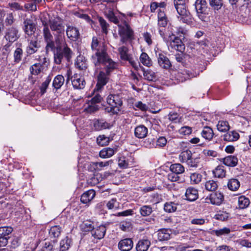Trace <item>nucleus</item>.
<instances>
[{
	"label": "nucleus",
	"mask_w": 251,
	"mask_h": 251,
	"mask_svg": "<svg viewBox=\"0 0 251 251\" xmlns=\"http://www.w3.org/2000/svg\"><path fill=\"white\" fill-rule=\"evenodd\" d=\"M91 49L95 53L92 56L93 63H98L99 60L106 55V48L103 43L99 42L97 37H93L91 45Z\"/></svg>",
	"instance_id": "1"
},
{
	"label": "nucleus",
	"mask_w": 251,
	"mask_h": 251,
	"mask_svg": "<svg viewBox=\"0 0 251 251\" xmlns=\"http://www.w3.org/2000/svg\"><path fill=\"white\" fill-rule=\"evenodd\" d=\"M107 102L109 106L105 110L108 113L117 114L122 109L123 100L119 95H109L107 98Z\"/></svg>",
	"instance_id": "2"
},
{
	"label": "nucleus",
	"mask_w": 251,
	"mask_h": 251,
	"mask_svg": "<svg viewBox=\"0 0 251 251\" xmlns=\"http://www.w3.org/2000/svg\"><path fill=\"white\" fill-rule=\"evenodd\" d=\"M73 52L71 49L64 43L62 47H58L54 53V61L55 64H60L65 59L69 61Z\"/></svg>",
	"instance_id": "3"
},
{
	"label": "nucleus",
	"mask_w": 251,
	"mask_h": 251,
	"mask_svg": "<svg viewBox=\"0 0 251 251\" xmlns=\"http://www.w3.org/2000/svg\"><path fill=\"white\" fill-rule=\"evenodd\" d=\"M119 28L121 43L125 44L134 40V31L128 24L126 23L123 25L119 26Z\"/></svg>",
	"instance_id": "4"
},
{
	"label": "nucleus",
	"mask_w": 251,
	"mask_h": 251,
	"mask_svg": "<svg viewBox=\"0 0 251 251\" xmlns=\"http://www.w3.org/2000/svg\"><path fill=\"white\" fill-rule=\"evenodd\" d=\"M165 42L169 49L171 48L181 52L185 50L184 45L178 37L169 35Z\"/></svg>",
	"instance_id": "5"
},
{
	"label": "nucleus",
	"mask_w": 251,
	"mask_h": 251,
	"mask_svg": "<svg viewBox=\"0 0 251 251\" xmlns=\"http://www.w3.org/2000/svg\"><path fill=\"white\" fill-rule=\"evenodd\" d=\"M99 61L98 63H94L95 66L98 68L100 65H102L107 74H110L117 68L116 63L110 58L107 54Z\"/></svg>",
	"instance_id": "6"
},
{
	"label": "nucleus",
	"mask_w": 251,
	"mask_h": 251,
	"mask_svg": "<svg viewBox=\"0 0 251 251\" xmlns=\"http://www.w3.org/2000/svg\"><path fill=\"white\" fill-rule=\"evenodd\" d=\"M128 49L126 46H121L118 48L120 58L124 60L128 61L131 65L135 69L138 68L139 63L135 61L131 55L128 53Z\"/></svg>",
	"instance_id": "7"
},
{
	"label": "nucleus",
	"mask_w": 251,
	"mask_h": 251,
	"mask_svg": "<svg viewBox=\"0 0 251 251\" xmlns=\"http://www.w3.org/2000/svg\"><path fill=\"white\" fill-rule=\"evenodd\" d=\"M195 9L197 15L202 21H206L208 18L206 11L207 9V3L205 0H196L195 2Z\"/></svg>",
	"instance_id": "8"
},
{
	"label": "nucleus",
	"mask_w": 251,
	"mask_h": 251,
	"mask_svg": "<svg viewBox=\"0 0 251 251\" xmlns=\"http://www.w3.org/2000/svg\"><path fill=\"white\" fill-rule=\"evenodd\" d=\"M20 37L18 29L14 26L7 28L5 31L4 39L10 43H14Z\"/></svg>",
	"instance_id": "9"
},
{
	"label": "nucleus",
	"mask_w": 251,
	"mask_h": 251,
	"mask_svg": "<svg viewBox=\"0 0 251 251\" xmlns=\"http://www.w3.org/2000/svg\"><path fill=\"white\" fill-rule=\"evenodd\" d=\"M175 7L179 15V16H178L179 21L184 23H187L190 18V13L186 9V4L177 5Z\"/></svg>",
	"instance_id": "10"
},
{
	"label": "nucleus",
	"mask_w": 251,
	"mask_h": 251,
	"mask_svg": "<svg viewBox=\"0 0 251 251\" xmlns=\"http://www.w3.org/2000/svg\"><path fill=\"white\" fill-rule=\"evenodd\" d=\"M72 85L74 88L77 89H83L85 85L84 78L79 75L75 74L71 77Z\"/></svg>",
	"instance_id": "11"
},
{
	"label": "nucleus",
	"mask_w": 251,
	"mask_h": 251,
	"mask_svg": "<svg viewBox=\"0 0 251 251\" xmlns=\"http://www.w3.org/2000/svg\"><path fill=\"white\" fill-rule=\"evenodd\" d=\"M133 246V242L130 238L121 240L118 243V249L121 251H129Z\"/></svg>",
	"instance_id": "12"
},
{
	"label": "nucleus",
	"mask_w": 251,
	"mask_h": 251,
	"mask_svg": "<svg viewBox=\"0 0 251 251\" xmlns=\"http://www.w3.org/2000/svg\"><path fill=\"white\" fill-rule=\"evenodd\" d=\"M66 34L68 38L73 41H76L80 35L79 31L76 27L69 25L67 27Z\"/></svg>",
	"instance_id": "13"
},
{
	"label": "nucleus",
	"mask_w": 251,
	"mask_h": 251,
	"mask_svg": "<svg viewBox=\"0 0 251 251\" xmlns=\"http://www.w3.org/2000/svg\"><path fill=\"white\" fill-rule=\"evenodd\" d=\"M110 74H107L106 72L100 71L98 76V82L96 85L97 90H100L108 82L109 79L108 76Z\"/></svg>",
	"instance_id": "14"
},
{
	"label": "nucleus",
	"mask_w": 251,
	"mask_h": 251,
	"mask_svg": "<svg viewBox=\"0 0 251 251\" xmlns=\"http://www.w3.org/2000/svg\"><path fill=\"white\" fill-rule=\"evenodd\" d=\"M50 26L52 31L56 32L57 34L63 33L64 32V26L58 20L53 19L50 20Z\"/></svg>",
	"instance_id": "15"
},
{
	"label": "nucleus",
	"mask_w": 251,
	"mask_h": 251,
	"mask_svg": "<svg viewBox=\"0 0 251 251\" xmlns=\"http://www.w3.org/2000/svg\"><path fill=\"white\" fill-rule=\"evenodd\" d=\"M157 237L159 241H167L171 238L173 231L170 228H162L158 230Z\"/></svg>",
	"instance_id": "16"
},
{
	"label": "nucleus",
	"mask_w": 251,
	"mask_h": 251,
	"mask_svg": "<svg viewBox=\"0 0 251 251\" xmlns=\"http://www.w3.org/2000/svg\"><path fill=\"white\" fill-rule=\"evenodd\" d=\"M24 30L25 33L28 35H31L34 33L35 25L31 20L26 19L24 20Z\"/></svg>",
	"instance_id": "17"
},
{
	"label": "nucleus",
	"mask_w": 251,
	"mask_h": 251,
	"mask_svg": "<svg viewBox=\"0 0 251 251\" xmlns=\"http://www.w3.org/2000/svg\"><path fill=\"white\" fill-rule=\"evenodd\" d=\"M209 200L212 204L219 205L224 201V196L221 193L217 192L210 194Z\"/></svg>",
	"instance_id": "18"
},
{
	"label": "nucleus",
	"mask_w": 251,
	"mask_h": 251,
	"mask_svg": "<svg viewBox=\"0 0 251 251\" xmlns=\"http://www.w3.org/2000/svg\"><path fill=\"white\" fill-rule=\"evenodd\" d=\"M151 246V241L147 239L140 240L136 245L137 251H147Z\"/></svg>",
	"instance_id": "19"
},
{
	"label": "nucleus",
	"mask_w": 251,
	"mask_h": 251,
	"mask_svg": "<svg viewBox=\"0 0 251 251\" xmlns=\"http://www.w3.org/2000/svg\"><path fill=\"white\" fill-rule=\"evenodd\" d=\"M105 232V226L103 225H100L93 229L92 234L94 238L98 239H101L104 236Z\"/></svg>",
	"instance_id": "20"
},
{
	"label": "nucleus",
	"mask_w": 251,
	"mask_h": 251,
	"mask_svg": "<svg viewBox=\"0 0 251 251\" xmlns=\"http://www.w3.org/2000/svg\"><path fill=\"white\" fill-rule=\"evenodd\" d=\"M116 152V148H105L100 151L99 156L102 158H107L112 156Z\"/></svg>",
	"instance_id": "21"
},
{
	"label": "nucleus",
	"mask_w": 251,
	"mask_h": 251,
	"mask_svg": "<svg viewBox=\"0 0 251 251\" xmlns=\"http://www.w3.org/2000/svg\"><path fill=\"white\" fill-rule=\"evenodd\" d=\"M95 195V191L94 190H89L81 195L80 201L82 203L87 204L94 199Z\"/></svg>",
	"instance_id": "22"
},
{
	"label": "nucleus",
	"mask_w": 251,
	"mask_h": 251,
	"mask_svg": "<svg viewBox=\"0 0 251 251\" xmlns=\"http://www.w3.org/2000/svg\"><path fill=\"white\" fill-rule=\"evenodd\" d=\"M158 62L159 66L162 68L169 69L171 67V63L169 59L162 53H159Z\"/></svg>",
	"instance_id": "23"
},
{
	"label": "nucleus",
	"mask_w": 251,
	"mask_h": 251,
	"mask_svg": "<svg viewBox=\"0 0 251 251\" xmlns=\"http://www.w3.org/2000/svg\"><path fill=\"white\" fill-rule=\"evenodd\" d=\"M185 196L186 200L189 201H194L198 198V191L193 187H189L186 189Z\"/></svg>",
	"instance_id": "24"
},
{
	"label": "nucleus",
	"mask_w": 251,
	"mask_h": 251,
	"mask_svg": "<svg viewBox=\"0 0 251 251\" xmlns=\"http://www.w3.org/2000/svg\"><path fill=\"white\" fill-rule=\"evenodd\" d=\"M40 48V45L37 40H30L26 47V53L31 55L37 51Z\"/></svg>",
	"instance_id": "25"
},
{
	"label": "nucleus",
	"mask_w": 251,
	"mask_h": 251,
	"mask_svg": "<svg viewBox=\"0 0 251 251\" xmlns=\"http://www.w3.org/2000/svg\"><path fill=\"white\" fill-rule=\"evenodd\" d=\"M110 124L106 122L104 120H97L94 122V126L96 130H101L111 127Z\"/></svg>",
	"instance_id": "26"
},
{
	"label": "nucleus",
	"mask_w": 251,
	"mask_h": 251,
	"mask_svg": "<svg viewBox=\"0 0 251 251\" xmlns=\"http://www.w3.org/2000/svg\"><path fill=\"white\" fill-rule=\"evenodd\" d=\"M148 128L143 125L137 126L134 130V134L138 138H143L146 137L148 134Z\"/></svg>",
	"instance_id": "27"
},
{
	"label": "nucleus",
	"mask_w": 251,
	"mask_h": 251,
	"mask_svg": "<svg viewBox=\"0 0 251 251\" xmlns=\"http://www.w3.org/2000/svg\"><path fill=\"white\" fill-rule=\"evenodd\" d=\"M171 35L173 36L181 37L186 34L187 30L181 26H172L171 28Z\"/></svg>",
	"instance_id": "28"
},
{
	"label": "nucleus",
	"mask_w": 251,
	"mask_h": 251,
	"mask_svg": "<svg viewBox=\"0 0 251 251\" xmlns=\"http://www.w3.org/2000/svg\"><path fill=\"white\" fill-rule=\"evenodd\" d=\"M239 134L235 131H232L225 134L223 136V140L225 141L234 142L239 139Z\"/></svg>",
	"instance_id": "29"
},
{
	"label": "nucleus",
	"mask_w": 251,
	"mask_h": 251,
	"mask_svg": "<svg viewBox=\"0 0 251 251\" xmlns=\"http://www.w3.org/2000/svg\"><path fill=\"white\" fill-rule=\"evenodd\" d=\"M223 163L229 167H235L238 163V158L233 155H229L223 158Z\"/></svg>",
	"instance_id": "30"
},
{
	"label": "nucleus",
	"mask_w": 251,
	"mask_h": 251,
	"mask_svg": "<svg viewBox=\"0 0 251 251\" xmlns=\"http://www.w3.org/2000/svg\"><path fill=\"white\" fill-rule=\"evenodd\" d=\"M72 243L71 239L68 236L62 239L60 242L59 251H66L69 250Z\"/></svg>",
	"instance_id": "31"
},
{
	"label": "nucleus",
	"mask_w": 251,
	"mask_h": 251,
	"mask_svg": "<svg viewBox=\"0 0 251 251\" xmlns=\"http://www.w3.org/2000/svg\"><path fill=\"white\" fill-rule=\"evenodd\" d=\"M99 109L97 104H93L89 101L86 102L83 106V111L86 113H92L97 111Z\"/></svg>",
	"instance_id": "32"
},
{
	"label": "nucleus",
	"mask_w": 251,
	"mask_h": 251,
	"mask_svg": "<svg viewBox=\"0 0 251 251\" xmlns=\"http://www.w3.org/2000/svg\"><path fill=\"white\" fill-rule=\"evenodd\" d=\"M201 135L205 140L210 141L213 137L214 133L211 127L205 126L201 131Z\"/></svg>",
	"instance_id": "33"
},
{
	"label": "nucleus",
	"mask_w": 251,
	"mask_h": 251,
	"mask_svg": "<svg viewBox=\"0 0 251 251\" xmlns=\"http://www.w3.org/2000/svg\"><path fill=\"white\" fill-rule=\"evenodd\" d=\"M158 25L159 26L164 27L167 24V18L164 11L159 9L158 13Z\"/></svg>",
	"instance_id": "34"
},
{
	"label": "nucleus",
	"mask_w": 251,
	"mask_h": 251,
	"mask_svg": "<svg viewBox=\"0 0 251 251\" xmlns=\"http://www.w3.org/2000/svg\"><path fill=\"white\" fill-rule=\"evenodd\" d=\"M75 66L76 68L81 70H85L87 68L86 60L82 56H78L76 58Z\"/></svg>",
	"instance_id": "35"
},
{
	"label": "nucleus",
	"mask_w": 251,
	"mask_h": 251,
	"mask_svg": "<svg viewBox=\"0 0 251 251\" xmlns=\"http://www.w3.org/2000/svg\"><path fill=\"white\" fill-rule=\"evenodd\" d=\"M250 203V200L244 196L238 198V206L239 209H245L248 207Z\"/></svg>",
	"instance_id": "36"
},
{
	"label": "nucleus",
	"mask_w": 251,
	"mask_h": 251,
	"mask_svg": "<svg viewBox=\"0 0 251 251\" xmlns=\"http://www.w3.org/2000/svg\"><path fill=\"white\" fill-rule=\"evenodd\" d=\"M230 232L231 230L229 228L224 227L223 228L213 230L212 233L213 234L220 237L228 235L230 233Z\"/></svg>",
	"instance_id": "37"
},
{
	"label": "nucleus",
	"mask_w": 251,
	"mask_h": 251,
	"mask_svg": "<svg viewBox=\"0 0 251 251\" xmlns=\"http://www.w3.org/2000/svg\"><path fill=\"white\" fill-rule=\"evenodd\" d=\"M65 81L64 77L62 75H56L53 79L52 86L56 89H58L61 87Z\"/></svg>",
	"instance_id": "38"
},
{
	"label": "nucleus",
	"mask_w": 251,
	"mask_h": 251,
	"mask_svg": "<svg viewBox=\"0 0 251 251\" xmlns=\"http://www.w3.org/2000/svg\"><path fill=\"white\" fill-rule=\"evenodd\" d=\"M44 67L40 63H35L30 67L29 70L31 75H38L43 70Z\"/></svg>",
	"instance_id": "39"
},
{
	"label": "nucleus",
	"mask_w": 251,
	"mask_h": 251,
	"mask_svg": "<svg viewBox=\"0 0 251 251\" xmlns=\"http://www.w3.org/2000/svg\"><path fill=\"white\" fill-rule=\"evenodd\" d=\"M143 76L145 79L149 81H154L157 79L155 73L150 69L143 70Z\"/></svg>",
	"instance_id": "40"
},
{
	"label": "nucleus",
	"mask_w": 251,
	"mask_h": 251,
	"mask_svg": "<svg viewBox=\"0 0 251 251\" xmlns=\"http://www.w3.org/2000/svg\"><path fill=\"white\" fill-rule=\"evenodd\" d=\"M214 176L218 178H223L225 177L226 172L223 166H218L213 171Z\"/></svg>",
	"instance_id": "41"
},
{
	"label": "nucleus",
	"mask_w": 251,
	"mask_h": 251,
	"mask_svg": "<svg viewBox=\"0 0 251 251\" xmlns=\"http://www.w3.org/2000/svg\"><path fill=\"white\" fill-rule=\"evenodd\" d=\"M191 156H192L191 151L187 150L180 152L178 158L181 162L186 163L189 159L191 157Z\"/></svg>",
	"instance_id": "42"
},
{
	"label": "nucleus",
	"mask_w": 251,
	"mask_h": 251,
	"mask_svg": "<svg viewBox=\"0 0 251 251\" xmlns=\"http://www.w3.org/2000/svg\"><path fill=\"white\" fill-rule=\"evenodd\" d=\"M170 171L177 175L182 174L185 170L184 167L179 163H176L171 165Z\"/></svg>",
	"instance_id": "43"
},
{
	"label": "nucleus",
	"mask_w": 251,
	"mask_h": 251,
	"mask_svg": "<svg viewBox=\"0 0 251 251\" xmlns=\"http://www.w3.org/2000/svg\"><path fill=\"white\" fill-rule=\"evenodd\" d=\"M205 188L208 191H214L218 188V184L213 180H209L205 183Z\"/></svg>",
	"instance_id": "44"
},
{
	"label": "nucleus",
	"mask_w": 251,
	"mask_h": 251,
	"mask_svg": "<svg viewBox=\"0 0 251 251\" xmlns=\"http://www.w3.org/2000/svg\"><path fill=\"white\" fill-rule=\"evenodd\" d=\"M61 227L59 226H54L50 227L49 234L52 238L58 237L61 233Z\"/></svg>",
	"instance_id": "45"
},
{
	"label": "nucleus",
	"mask_w": 251,
	"mask_h": 251,
	"mask_svg": "<svg viewBox=\"0 0 251 251\" xmlns=\"http://www.w3.org/2000/svg\"><path fill=\"white\" fill-rule=\"evenodd\" d=\"M240 182L237 179H231L227 183L228 188L231 191H236L240 187Z\"/></svg>",
	"instance_id": "46"
},
{
	"label": "nucleus",
	"mask_w": 251,
	"mask_h": 251,
	"mask_svg": "<svg viewBox=\"0 0 251 251\" xmlns=\"http://www.w3.org/2000/svg\"><path fill=\"white\" fill-rule=\"evenodd\" d=\"M217 129L220 132H226L229 129V126L227 121H219L217 125Z\"/></svg>",
	"instance_id": "47"
},
{
	"label": "nucleus",
	"mask_w": 251,
	"mask_h": 251,
	"mask_svg": "<svg viewBox=\"0 0 251 251\" xmlns=\"http://www.w3.org/2000/svg\"><path fill=\"white\" fill-rule=\"evenodd\" d=\"M140 62L145 66L149 67L151 65V61L149 55L145 52L141 53L140 56Z\"/></svg>",
	"instance_id": "48"
},
{
	"label": "nucleus",
	"mask_w": 251,
	"mask_h": 251,
	"mask_svg": "<svg viewBox=\"0 0 251 251\" xmlns=\"http://www.w3.org/2000/svg\"><path fill=\"white\" fill-rule=\"evenodd\" d=\"M110 142L109 137H106L104 135H99L97 139V144L100 146L107 145Z\"/></svg>",
	"instance_id": "49"
},
{
	"label": "nucleus",
	"mask_w": 251,
	"mask_h": 251,
	"mask_svg": "<svg viewBox=\"0 0 251 251\" xmlns=\"http://www.w3.org/2000/svg\"><path fill=\"white\" fill-rule=\"evenodd\" d=\"M177 204L173 202H166L164 204V209L166 212L171 213L176 211Z\"/></svg>",
	"instance_id": "50"
},
{
	"label": "nucleus",
	"mask_w": 251,
	"mask_h": 251,
	"mask_svg": "<svg viewBox=\"0 0 251 251\" xmlns=\"http://www.w3.org/2000/svg\"><path fill=\"white\" fill-rule=\"evenodd\" d=\"M13 228L10 226L0 227V237L9 238V235L12 232Z\"/></svg>",
	"instance_id": "51"
},
{
	"label": "nucleus",
	"mask_w": 251,
	"mask_h": 251,
	"mask_svg": "<svg viewBox=\"0 0 251 251\" xmlns=\"http://www.w3.org/2000/svg\"><path fill=\"white\" fill-rule=\"evenodd\" d=\"M139 211L142 216H148L152 212V207L150 205H143L140 207Z\"/></svg>",
	"instance_id": "52"
},
{
	"label": "nucleus",
	"mask_w": 251,
	"mask_h": 251,
	"mask_svg": "<svg viewBox=\"0 0 251 251\" xmlns=\"http://www.w3.org/2000/svg\"><path fill=\"white\" fill-rule=\"evenodd\" d=\"M209 4L214 10H218L223 5L222 0H209Z\"/></svg>",
	"instance_id": "53"
},
{
	"label": "nucleus",
	"mask_w": 251,
	"mask_h": 251,
	"mask_svg": "<svg viewBox=\"0 0 251 251\" xmlns=\"http://www.w3.org/2000/svg\"><path fill=\"white\" fill-rule=\"evenodd\" d=\"M112 163L113 161L112 160H110L105 162H94L93 163V165L94 166L95 169L100 170L101 168L108 166Z\"/></svg>",
	"instance_id": "54"
},
{
	"label": "nucleus",
	"mask_w": 251,
	"mask_h": 251,
	"mask_svg": "<svg viewBox=\"0 0 251 251\" xmlns=\"http://www.w3.org/2000/svg\"><path fill=\"white\" fill-rule=\"evenodd\" d=\"M192 184H198L201 180L202 176L197 173L192 174L190 176Z\"/></svg>",
	"instance_id": "55"
},
{
	"label": "nucleus",
	"mask_w": 251,
	"mask_h": 251,
	"mask_svg": "<svg viewBox=\"0 0 251 251\" xmlns=\"http://www.w3.org/2000/svg\"><path fill=\"white\" fill-rule=\"evenodd\" d=\"M80 227L81 229L84 231H91L94 229L92 223L89 221L83 222L80 225Z\"/></svg>",
	"instance_id": "56"
},
{
	"label": "nucleus",
	"mask_w": 251,
	"mask_h": 251,
	"mask_svg": "<svg viewBox=\"0 0 251 251\" xmlns=\"http://www.w3.org/2000/svg\"><path fill=\"white\" fill-rule=\"evenodd\" d=\"M229 214L228 213L221 211L218 212L214 216L216 219L222 221L227 220Z\"/></svg>",
	"instance_id": "57"
},
{
	"label": "nucleus",
	"mask_w": 251,
	"mask_h": 251,
	"mask_svg": "<svg viewBox=\"0 0 251 251\" xmlns=\"http://www.w3.org/2000/svg\"><path fill=\"white\" fill-rule=\"evenodd\" d=\"M24 7L26 11H35L37 10V5L32 0L25 3Z\"/></svg>",
	"instance_id": "58"
},
{
	"label": "nucleus",
	"mask_w": 251,
	"mask_h": 251,
	"mask_svg": "<svg viewBox=\"0 0 251 251\" xmlns=\"http://www.w3.org/2000/svg\"><path fill=\"white\" fill-rule=\"evenodd\" d=\"M22 49L20 48H17L14 52V62L15 63H19L22 59Z\"/></svg>",
	"instance_id": "59"
},
{
	"label": "nucleus",
	"mask_w": 251,
	"mask_h": 251,
	"mask_svg": "<svg viewBox=\"0 0 251 251\" xmlns=\"http://www.w3.org/2000/svg\"><path fill=\"white\" fill-rule=\"evenodd\" d=\"M119 205V203L116 198L112 199L106 203V206L109 209H117L118 208Z\"/></svg>",
	"instance_id": "60"
},
{
	"label": "nucleus",
	"mask_w": 251,
	"mask_h": 251,
	"mask_svg": "<svg viewBox=\"0 0 251 251\" xmlns=\"http://www.w3.org/2000/svg\"><path fill=\"white\" fill-rule=\"evenodd\" d=\"M43 36L45 41L53 40V36L50 33L49 26L44 27L43 29Z\"/></svg>",
	"instance_id": "61"
},
{
	"label": "nucleus",
	"mask_w": 251,
	"mask_h": 251,
	"mask_svg": "<svg viewBox=\"0 0 251 251\" xmlns=\"http://www.w3.org/2000/svg\"><path fill=\"white\" fill-rule=\"evenodd\" d=\"M102 179V177L101 175H94L88 180V183L91 185H95L101 181Z\"/></svg>",
	"instance_id": "62"
},
{
	"label": "nucleus",
	"mask_w": 251,
	"mask_h": 251,
	"mask_svg": "<svg viewBox=\"0 0 251 251\" xmlns=\"http://www.w3.org/2000/svg\"><path fill=\"white\" fill-rule=\"evenodd\" d=\"M105 16L110 21L114 24L118 23L119 20L112 11L108 10L107 12H105Z\"/></svg>",
	"instance_id": "63"
},
{
	"label": "nucleus",
	"mask_w": 251,
	"mask_h": 251,
	"mask_svg": "<svg viewBox=\"0 0 251 251\" xmlns=\"http://www.w3.org/2000/svg\"><path fill=\"white\" fill-rule=\"evenodd\" d=\"M99 22L100 23V25L102 29V31L103 33L107 34V28L109 26L108 24L106 22V21L103 19L102 17L98 18Z\"/></svg>",
	"instance_id": "64"
}]
</instances>
